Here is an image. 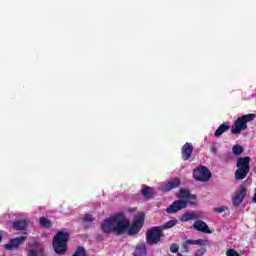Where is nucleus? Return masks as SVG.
Wrapping results in <instances>:
<instances>
[{
    "instance_id": "f257e3e1",
    "label": "nucleus",
    "mask_w": 256,
    "mask_h": 256,
    "mask_svg": "<svg viewBox=\"0 0 256 256\" xmlns=\"http://www.w3.org/2000/svg\"><path fill=\"white\" fill-rule=\"evenodd\" d=\"M128 227L129 220L123 214L112 215L101 223V231L106 234L124 235Z\"/></svg>"
},
{
    "instance_id": "f03ea898",
    "label": "nucleus",
    "mask_w": 256,
    "mask_h": 256,
    "mask_svg": "<svg viewBox=\"0 0 256 256\" xmlns=\"http://www.w3.org/2000/svg\"><path fill=\"white\" fill-rule=\"evenodd\" d=\"M179 200L174 201L167 209L166 213H177L182 209H186L187 205H197V196L191 194L187 189H180L178 195Z\"/></svg>"
},
{
    "instance_id": "7ed1b4c3",
    "label": "nucleus",
    "mask_w": 256,
    "mask_h": 256,
    "mask_svg": "<svg viewBox=\"0 0 256 256\" xmlns=\"http://www.w3.org/2000/svg\"><path fill=\"white\" fill-rule=\"evenodd\" d=\"M67 241H69V233L58 232L53 239V249L57 255H65L67 252Z\"/></svg>"
},
{
    "instance_id": "20e7f679",
    "label": "nucleus",
    "mask_w": 256,
    "mask_h": 256,
    "mask_svg": "<svg viewBox=\"0 0 256 256\" xmlns=\"http://www.w3.org/2000/svg\"><path fill=\"white\" fill-rule=\"evenodd\" d=\"M253 119H255V114H246L237 118L232 125V135H239L241 131H245V129H247V123H250Z\"/></svg>"
},
{
    "instance_id": "39448f33",
    "label": "nucleus",
    "mask_w": 256,
    "mask_h": 256,
    "mask_svg": "<svg viewBox=\"0 0 256 256\" xmlns=\"http://www.w3.org/2000/svg\"><path fill=\"white\" fill-rule=\"evenodd\" d=\"M251 161L250 157H244V158H239L236 164V167L238 169L235 172V179L238 181H241L247 177V174L249 173V163Z\"/></svg>"
},
{
    "instance_id": "423d86ee",
    "label": "nucleus",
    "mask_w": 256,
    "mask_h": 256,
    "mask_svg": "<svg viewBox=\"0 0 256 256\" xmlns=\"http://www.w3.org/2000/svg\"><path fill=\"white\" fill-rule=\"evenodd\" d=\"M143 221H145V214L143 213H140L134 217L132 225H130L128 220V227L125 233H128V235H137V233H139L143 227Z\"/></svg>"
},
{
    "instance_id": "0eeeda50",
    "label": "nucleus",
    "mask_w": 256,
    "mask_h": 256,
    "mask_svg": "<svg viewBox=\"0 0 256 256\" xmlns=\"http://www.w3.org/2000/svg\"><path fill=\"white\" fill-rule=\"evenodd\" d=\"M193 179L199 181L200 183H207L211 179V171L205 166H199L192 172Z\"/></svg>"
},
{
    "instance_id": "6e6552de",
    "label": "nucleus",
    "mask_w": 256,
    "mask_h": 256,
    "mask_svg": "<svg viewBox=\"0 0 256 256\" xmlns=\"http://www.w3.org/2000/svg\"><path fill=\"white\" fill-rule=\"evenodd\" d=\"M163 237V230L159 226L153 227L146 233V242L148 245H157Z\"/></svg>"
},
{
    "instance_id": "1a4fd4ad",
    "label": "nucleus",
    "mask_w": 256,
    "mask_h": 256,
    "mask_svg": "<svg viewBox=\"0 0 256 256\" xmlns=\"http://www.w3.org/2000/svg\"><path fill=\"white\" fill-rule=\"evenodd\" d=\"M25 241H27V236L12 238L8 243L4 244V249H6V251H15L19 249V247L22 245V243H25Z\"/></svg>"
},
{
    "instance_id": "9d476101",
    "label": "nucleus",
    "mask_w": 256,
    "mask_h": 256,
    "mask_svg": "<svg viewBox=\"0 0 256 256\" xmlns=\"http://www.w3.org/2000/svg\"><path fill=\"white\" fill-rule=\"evenodd\" d=\"M245 195H247V188L245 187V185H240V187L232 197V203L236 205V207L239 206L240 203H243Z\"/></svg>"
},
{
    "instance_id": "9b49d317",
    "label": "nucleus",
    "mask_w": 256,
    "mask_h": 256,
    "mask_svg": "<svg viewBox=\"0 0 256 256\" xmlns=\"http://www.w3.org/2000/svg\"><path fill=\"white\" fill-rule=\"evenodd\" d=\"M193 227L196 231H201V233H206L207 235H211L213 231L209 229L207 223L202 220H197L193 223Z\"/></svg>"
},
{
    "instance_id": "f8f14e48",
    "label": "nucleus",
    "mask_w": 256,
    "mask_h": 256,
    "mask_svg": "<svg viewBox=\"0 0 256 256\" xmlns=\"http://www.w3.org/2000/svg\"><path fill=\"white\" fill-rule=\"evenodd\" d=\"M179 185H181V180L179 178H175L174 180H171L168 183H166L164 186H161L159 190L168 192L171 191L172 189H177Z\"/></svg>"
},
{
    "instance_id": "ddd939ff",
    "label": "nucleus",
    "mask_w": 256,
    "mask_h": 256,
    "mask_svg": "<svg viewBox=\"0 0 256 256\" xmlns=\"http://www.w3.org/2000/svg\"><path fill=\"white\" fill-rule=\"evenodd\" d=\"M193 155V145L191 143H186L182 147V159L183 161H188Z\"/></svg>"
},
{
    "instance_id": "4468645a",
    "label": "nucleus",
    "mask_w": 256,
    "mask_h": 256,
    "mask_svg": "<svg viewBox=\"0 0 256 256\" xmlns=\"http://www.w3.org/2000/svg\"><path fill=\"white\" fill-rule=\"evenodd\" d=\"M29 226V220H19L13 223V229H16V231H23V229H27Z\"/></svg>"
},
{
    "instance_id": "2eb2a0df",
    "label": "nucleus",
    "mask_w": 256,
    "mask_h": 256,
    "mask_svg": "<svg viewBox=\"0 0 256 256\" xmlns=\"http://www.w3.org/2000/svg\"><path fill=\"white\" fill-rule=\"evenodd\" d=\"M147 246L145 244H138L134 251V256H146Z\"/></svg>"
},
{
    "instance_id": "dca6fc26",
    "label": "nucleus",
    "mask_w": 256,
    "mask_h": 256,
    "mask_svg": "<svg viewBox=\"0 0 256 256\" xmlns=\"http://www.w3.org/2000/svg\"><path fill=\"white\" fill-rule=\"evenodd\" d=\"M141 193L143 195V197H145V199H151V197H153V195H155V189L146 186L141 190Z\"/></svg>"
},
{
    "instance_id": "f3484780",
    "label": "nucleus",
    "mask_w": 256,
    "mask_h": 256,
    "mask_svg": "<svg viewBox=\"0 0 256 256\" xmlns=\"http://www.w3.org/2000/svg\"><path fill=\"white\" fill-rule=\"evenodd\" d=\"M192 219H199V215L195 213H184L180 217L181 223H187V221H192Z\"/></svg>"
},
{
    "instance_id": "a211bd4d",
    "label": "nucleus",
    "mask_w": 256,
    "mask_h": 256,
    "mask_svg": "<svg viewBox=\"0 0 256 256\" xmlns=\"http://www.w3.org/2000/svg\"><path fill=\"white\" fill-rule=\"evenodd\" d=\"M41 253H43V245L41 244H36L34 249L28 250V256H39Z\"/></svg>"
},
{
    "instance_id": "6ab92c4d",
    "label": "nucleus",
    "mask_w": 256,
    "mask_h": 256,
    "mask_svg": "<svg viewBox=\"0 0 256 256\" xmlns=\"http://www.w3.org/2000/svg\"><path fill=\"white\" fill-rule=\"evenodd\" d=\"M186 243L188 245H200V247H207L209 245V241L205 239L187 240Z\"/></svg>"
},
{
    "instance_id": "aec40b11",
    "label": "nucleus",
    "mask_w": 256,
    "mask_h": 256,
    "mask_svg": "<svg viewBox=\"0 0 256 256\" xmlns=\"http://www.w3.org/2000/svg\"><path fill=\"white\" fill-rule=\"evenodd\" d=\"M230 129H231V126H229L227 124H222L215 131L214 135H215V137H221V135H223V133H226V131H229Z\"/></svg>"
},
{
    "instance_id": "412c9836",
    "label": "nucleus",
    "mask_w": 256,
    "mask_h": 256,
    "mask_svg": "<svg viewBox=\"0 0 256 256\" xmlns=\"http://www.w3.org/2000/svg\"><path fill=\"white\" fill-rule=\"evenodd\" d=\"M179 223V221L177 219H172L169 220L168 222L164 223L162 226H159V228L162 231H165V229H171L173 227H175V225H177Z\"/></svg>"
},
{
    "instance_id": "4be33fe9",
    "label": "nucleus",
    "mask_w": 256,
    "mask_h": 256,
    "mask_svg": "<svg viewBox=\"0 0 256 256\" xmlns=\"http://www.w3.org/2000/svg\"><path fill=\"white\" fill-rule=\"evenodd\" d=\"M244 151V148L243 146L239 145V144H235L233 147H232V153L233 155H241Z\"/></svg>"
},
{
    "instance_id": "5701e85b",
    "label": "nucleus",
    "mask_w": 256,
    "mask_h": 256,
    "mask_svg": "<svg viewBox=\"0 0 256 256\" xmlns=\"http://www.w3.org/2000/svg\"><path fill=\"white\" fill-rule=\"evenodd\" d=\"M72 256H87V253L85 252V248L80 246L76 249Z\"/></svg>"
},
{
    "instance_id": "b1692460",
    "label": "nucleus",
    "mask_w": 256,
    "mask_h": 256,
    "mask_svg": "<svg viewBox=\"0 0 256 256\" xmlns=\"http://www.w3.org/2000/svg\"><path fill=\"white\" fill-rule=\"evenodd\" d=\"M40 225L42 227H46V228H49L51 227V221H49V219L45 218V217H41L40 218Z\"/></svg>"
},
{
    "instance_id": "393cba45",
    "label": "nucleus",
    "mask_w": 256,
    "mask_h": 256,
    "mask_svg": "<svg viewBox=\"0 0 256 256\" xmlns=\"http://www.w3.org/2000/svg\"><path fill=\"white\" fill-rule=\"evenodd\" d=\"M205 253H207V247L201 246L200 248H198L196 250L195 256H203V255H205Z\"/></svg>"
},
{
    "instance_id": "a878e982",
    "label": "nucleus",
    "mask_w": 256,
    "mask_h": 256,
    "mask_svg": "<svg viewBox=\"0 0 256 256\" xmlns=\"http://www.w3.org/2000/svg\"><path fill=\"white\" fill-rule=\"evenodd\" d=\"M227 206H219L214 208V213H225L227 211Z\"/></svg>"
},
{
    "instance_id": "bb28decb",
    "label": "nucleus",
    "mask_w": 256,
    "mask_h": 256,
    "mask_svg": "<svg viewBox=\"0 0 256 256\" xmlns=\"http://www.w3.org/2000/svg\"><path fill=\"white\" fill-rule=\"evenodd\" d=\"M84 223H93V221H95V218H93V216L87 214L84 218H83Z\"/></svg>"
},
{
    "instance_id": "cd10ccee",
    "label": "nucleus",
    "mask_w": 256,
    "mask_h": 256,
    "mask_svg": "<svg viewBox=\"0 0 256 256\" xmlns=\"http://www.w3.org/2000/svg\"><path fill=\"white\" fill-rule=\"evenodd\" d=\"M170 251H171V253H177V251H179V245H177V244H172V245L170 246Z\"/></svg>"
},
{
    "instance_id": "c85d7f7f",
    "label": "nucleus",
    "mask_w": 256,
    "mask_h": 256,
    "mask_svg": "<svg viewBox=\"0 0 256 256\" xmlns=\"http://www.w3.org/2000/svg\"><path fill=\"white\" fill-rule=\"evenodd\" d=\"M182 247H183L184 253H189L190 249L187 242H184Z\"/></svg>"
},
{
    "instance_id": "c756f323",
    "label": "nucleus",
    "mask_w": 256,
    "mask_h": 256,
    "mask_svg": "<svg viewBox=\"0 0 256 256\" xmlns=\"http://www.w3.org/2000/svg\"><path fill=\"white\" fill-rule=\"evenodd\" d=\"M210 151H211V153H217V148L216 147H212L211 149H210Z\"/></svg>"
},
{
    "instance_id": "7c9ffc66",
    "label": "nucleus",
    "mask_w": 256,
    "mask_h": 256,
    "mask_svg": "<svg viewBox=\"0 0 256 256\" xmlns=\"http://www.w3.org/2000/svg\"><path fill=\"white\" fill-rule=\"evenodd\" d=\"M253 201H254V203H256V189H255V193H254Z\"/></svg>"
},
{
    "instance_id": "2f4dec72",
    "label": "nucleus",
    "mask_w": 256,
    "mask_h": 256,
    "mask_svg": "<svg viewBox=\"0 0 256 256\" xmlns=\"http://www.w3.org/2000/svg\"><path fill=\"white\" fill-rule=\"evenodd\" d=\"M2 239H3V235L0 234V241H2Z\"/></svg>"
}]
</instances>
